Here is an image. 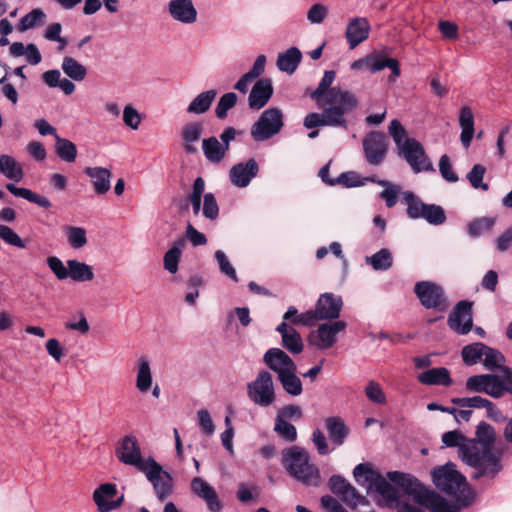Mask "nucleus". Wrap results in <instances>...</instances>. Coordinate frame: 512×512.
Instances as JSON below:
<instances>
[{
	"label": "nucleus",
	"mask_w": 512,
	"mask_h": 512,
	"mask_svg": "<svg viewBox=\"0 0 512 512\" xmlns=\"http://www.w3.org/2000/svg\"><path fill=\"white\" fill-rule=\"evenodd\" d=\"M326 106L321 114L310 113L304 118L303 125L307 129L318 126L346 127L345 113L356 108L357 98L348 91L334 88L328 95Z\"/></svg>",
	"instance_id": "obj_3"
},
{
	"label": "nucleus",
	"mask_w": 512,
	"mask_h": 512,
	"mask_svg": "<svg viewBox=\"0 0 512 512\" xmlns=\"http://www.w3.org/2000/svg\"><path fill=\"white\" fill-rule=\"evenodd\" d=\"M420 303L427 309L437 308L445 310L447 308L443 289L436 283L429 281L417 282L414 287Z\"/></svg>",
	"instance_id": "obj_11"
},
{
	"label": "nucleus",
	"mask_w": 512,
	"mask_h": 512,
	"mask_svg": "<svg viewBox=\"0 0 512 512\" xmlns=\"http://www.w3.org/2000/svg\"><path fill=\"white\" fill-rule=\"evenodd\" d=\"M202 150L206 159L214 164L220 163L226 156V145L214 136L202 140Z\"/></svg>",
	"instance_id": "obj_30"
},
{
	"label": "nucleus",
	"mask_w": 512,
	"mask_h": 512,
	"mask_svg": "<svg viewBox=\"0 0 512 512\" xmlns=\"http://www.w3.org/2000/svg\"><path fill=\"white\" fill-rule=\"evenodd\" d=\"M486 345L481 342H476L466 345L462 349V358L465 364L474 365L482 360L483 353H485Z\"/></svg>",
	"instance_id": "obj_49"
},
{
	"label": "nucleus",
	"mask_w": 512,
	"mask_h": 512,
	"mask_svg": "<svg viewBox=\"0 0 512 512\" xmlns=\"http://www.w3.org/2000/svg\"><path fill=\"white\" fill-rule=\"evenodd\" d=\"M0 173L9 180L20 182L24 177L22 165L11 155H0Z\"/></svg>",
	"instance_id": "obj_33"
},
{
	"label": "nucleus",
	"mask_w": 512,
	"mask_h": 512,
	"mask_svg": "<svg viewBox=\"0 0 512 512\" xmlns=\"http://www.w3.org/2000/svg\"><path fill=\"white\" fill-rule=\"evenodd\" d=\"M325 424L331 440L342 445L348 433L344 421L339 417H328Z\"/></svg>",
	"instance_id": "obj_44"
},
{
	"label": "nucleus",
	"mask_w": 512,
	"mask_h": 512,
	"mask_svg": "<svg viewBox=\"0 0 512 512\" xmlns=\"http://www.w3.org/2000/svg\"><path fill=\"white\" fill-rule=\"evenodd\" d=\"M263 360L268 368L276 373L277 378L297 367L293 359L279 348L267 350Z\"/></svg>",
	"instance_id": "obj_23"
},
{
	"label": "nucleus",
	"mask_w": 512,
	"mask_h": 512,
	"mask_svg": "<svg viewBox=\"0 0 512 512\" xmlns=\"http://www.w3.org/2000/svg\"><path fill=\"white\" fill-rule=\"evenodd\" d=\"M418 380L426 385L449 386L452 383L449 371L444 367L426 370L419 374Z\"/></svg>",
	"instance_id": "obj_35"
},
{
	"label": "nucleus",
	"mask_w": 512,
	"mask_h": 512,
	"mask_svg": "<svg viewBox=\"0 0 512 512\" xmlns=\"http://www.w3.org/2000/svg\"><path fill=\"white\" fill-rule=\"evenodd\" d=\"M346 326V322L342 320L323 323L310 333L309 344L318 350L330 349L337 342V335L343 332Z\"/></svg>",
	"instance_id": "obj_9"
},
{
	"label": "nucleus",
	"mask_w": 512,
	"mask_h": 512,
	"mask_svg": "<svg viewBox=\"0 0 512 512\" xmlns=\"http://www.w3.org/2000/svg\"><path fill=\"white\" fill-rule=\"evenodd\" d=\"M55 152L61 160L68 163L74 162L78 153L77 147L72 141L61 138L58 134H55Z\"/></svg>",
	"instance_id": "obj_41"
},
{
	"label": "nucleus",
	"mask_w": 512,
	"mask_h": 512,
	"mask_svg": "<svg viewBox=\"0 0 512 512\" xmlns=\"http://www.w3.org/2000/svg\"><path fill=\"white\" fill-rule=\"evenodd\" d=\"M471 304L467 301H460L448 319V325L458 334H467L472 328Z\"/></svg>",
	"instance_id": "obj_22"
},
{
	"label": "nucleus",
	"mask_w": 512,
	"mask_h": 512,
	"mask_svg": "<svg viewBox=\"0 0 512 512\" xmlns=\"http://www.w3.org/2000/svg\"><path fill=\"white\" fill-rule=\"evenodd\" d=\"M365 263L376 271H386L392 267V254L387 248H382L373 255L366 256Z\"/></svg>",
	"instance_id": "obj_43"
},
{
	"label": "nucleus",
	"mask_w": 512,
	"mask_h": 512,
	"mask_svg": "<svg viewBox=\"0 0 512 512\" xmlns=\"http://www.w3.org/2000/svg\"><path fill=\"white\" fill-rule=\"evenodd\" d=\"M433 482L437 488L455 497L458 501L466 500L467 481L455 464L449 462L432 471Z\"/></svg>",
	"instance_id": "obj_5"
},
{
	"label": "nucleus",
	"mask_w": 512,
	"mask_h": 512,
	"mask_svg": "<svg viewBox=\"0 0 512 512\" xmlns=\"http://www.w3.org/2000/svg\"><path fill=\"white\" fill-rule=\"evenodd\" d=\"M276 331L281 334L282 345L292 354H299L303 351L304 345L300 334L286 322H281Z\"/></svg>",
	"instance_id": "obj_28"
},
{
	"label": "nucleus",
	"mask_w": 512,
	"mask_h": 512,
	"mask_svg": "<svg viewBox=\"0 0 512 512\" xmlns=\"http://www.w3.org/2000/svg\"><path fill=\"white\" fill-rule=\"evenodd\" d=\"M486 168L481 164H475L466 174V178L474 189L487 191L489 185L483 181Z\"/></svg>",
	"instance_id": "obj_55"
},
{
	"label": "nucleus",
	"mask_w": 512,
	"mask_h": 512,
	"mask_svg": "<svg viewBox=\"0 0 512 512\" xmlns=\"http://www.w3.org/2000/svg\"><path fill=\"white\" fill-rule=\"evenodd\" d=\"M191 490L206 503L209 512H221L223 505L215 488L207 481L200 477H194L191 480Z\"/></svg>",
	"instance_id": "obj_21"
},
{
	"label": "nucleus",
	"mask_w": 512,
	"mask_h": 512,
	"mask_svg": "<svg viewBox=\"0 0 512 512\" xmlns=\"http://www.w3.org/2000/svg\"><path fill=\"white\" fill-rule=\"evenodd\" d=\"M371 26L365 17L351 19L346 27L345 37L350 49H354L365 41L370 33Z\"/></svg>",
	"instance_id": "obj_25"
},
{
	"label": "nucleus",
	"mask_w": 512,
	"mask_h": 512,
	"mask_svg": "<svg viewBox=\"0 0 512 512\" xmlns=\"http://www.w3.org/2000/svg\"><path fill=\"white\" fill-rule=\"evenodd\" d=\"M364 394L367 399L377 405H385L387 397L381 385L375 380H369L364 387Z\"/></svg>",
	"instance_id": "obj_51"
},
{
	"label": "nucleus",
	"mask_w": 512,
	"mask_h": 512,
	"mask_svg": "<svg viewBox=\"0 0 512 512\" xmlns=\"http://www.w3.org/2000/svg\"><path fill=\"white\" fill-rule=\"evenodd\" d=\"M467 440L468 439H466L464 435L458 430L448 431L442 435V442L446 447H458V455L460 459L461 447L466 443Z\"/></svg>",
	"instance_id": "obj_63"
},
{
	"label": "nucleus",
	"mask_w": 512,
	"mask_h": 512,
	"mask_svg": "<svg viewBox=\"0 0 512 512\" xmlns=\"http://www.w3.org/2000/svg\"><path fill=\"white\" fill-rule=\"evenodd\" d=\"M366 160L371 165H379L387 153L386 137L380 132H370L363 140Z\"/></svg>",
	"instance_id": "obj_17"
},
{
	"label": "nucleus",
	"mask_w": 512,
	"mask_h": 512,
	"mask_svg": "<svg viewBox=\"0 0 512 512\" xmlns=\"http://www.w3.org/2000/svg\"><path fill=\"white\" fill-rule=\"evenodd\" d=\"M203 131L201 123L193 122L185 125L182 129V139L184 141V149L187 153L197 151L196 143L199 141Z\"/></svg>",
	"instance_id": "obj_38"
},
{
	"label": "nucleus",
	"mask_w": 512,
	"mask_h": 512,
	"mask_svg": "<svg viewBox=\"0 0 512 512\" xmlns=\"http://www.w3.org/2000/svg\"><path fill=\"white\" fill-rule=\"evenodd\" d=\"M217 96L214 89L203 91L198 94L188 105L186 111L189 114L200 115L206 113Z\"/></svg>",
	"instance_id": "obj_34"
},
{
	"label": "nucleus",
	"mask_w": 512,
	"mask_h": 512,
	"mask_svg": "<svg viewBox=\"0 0 512 512\" xmlns=\"http://www.w3.org/2000/svg\"><path fill=\"white\" fill-rule=\"evenodd\" d=\"M287 321H290L295 325L308 326L313 324L316 319L312 310L299 314L298 310L294 306H290L283 315L282 322L287 323Z\"/></svg>",
	"instance_id": "obj_47"
},
{
	"label": "nucleus",
	"mask_w": 512,
	"mask_h": 512,
	"mask_svg": "<svg viewBox=\"0 0 512 512\" xmlns=\"http://www.w3.org/2000/svg\"><path fill=\"white\" fill-rule=\"evenodd\" d=\"M496 222L492 217H481L474 219L468 225V233L472 237H479L480 235L490 231Z\"/></svg>",
	"instance_id": "obj_56"
},
{
	"label": "nucleus",
	"mask_w": 512,
	"mask_h": 512,
	"mask_svg": "<svg viewBox=\"0 0 512 512\" xmlns=\"http://www.w3.org/2000/svg\"><path fill=\"white\" fill-rule=\"evenodd\" d=\"M204 190L205 182L203 178H196L192 186V193L189 196V200L193 208V213L195 215H198L201 211V198Z\"/></svg>",
	"instance_id": "obj_59"
},
{
	"label": "nucleus",
	"mask_w": 512,
	"mask_h": 512,
	"mask_svg": "<svg viewBox=\"0 0 512 512\" xmlns=\"http://www.w3.org/2000/svg\"><path fill=\"white\" fill-rule=\"evenodd\" d=\"M67 242L73 249H81L86 246L87 232L83 227L79 226H66L64 228Z\"/></svg>",
	"instance_id": "obj_48"
},
{
	"label": "nucleus",
	"mask_w": 512,
	"mask_h": 512,
	"mask_svg": "<svg viewBox=\"0 0 512 512\" xmlns=\"http://www.w3.org/2000/svg\"><path fill=\"white\" fill-rule=\"evenodd\" d=\"M144 116L131 104L124 106L122 120L126 127L136 131L139 129Z\"/></svg>",
	"instance_id": "obj_54"
},
{
	"label": "nucleus",
	"mask_w": 512,
	"mask_h": 512,
	"mask_svg": "<svg viewBox=\"0 0 512 512\" xmlns=\"http://www.w3.org/2000/svg\"><path fill=\"white\" fill-rule=\"evenodd\" d=\"M259 166L255 159L251 158L245 162L233 165L229 171L230 182L238 188H246L257 176Z\"/></svg>",
	"instance_id": "obj_20"
},
{
	"label": "nucleus",
	"mask_w": 512,
	"mask_h": 512,
	"mask_svg": "<svg viewBox=\"0 0 512 512\" xmlns=\"http://www.w3.org/2000/svg\"><path fill=\"white\" fill-rule=\"evenodd\" d=\"M238 101V96L234 92H228L223 94L215 108V115L218 119H225L227 113L232 109Z\"/></svg>",
	"instance_id": "obj_57"
},
{
	"label": "nucleus",
	"mask_w": 512,
	"mask_h": 512,
	"mask_svg": "<svg viewBox=\"0 0 512 512\" xmlns=\"http://www.w3.org/2000/svg\"><path fill=\"white\" fill-rule=\"evenodd\" d=\"M403 201L407 205V215L411 219L422 217L426 204L422 203L412 192H403Z\"/></svg>",
	"instance_id": "obj_52"
},
{
	"label": "nucleus",
	"mask_w": 512,
	"mask_h": 512,
	"mask_svg": "<svg viewBox=\"0 0 512 512\" xmlns=\"http://www.w3.org/2000/svg\"><path fill=\"white\" fill-rule=\"evenodd\" d=\"M167 11L171 19L182 25H192L198 18V12L192 0H170Z\"/></svg>",
	"instance_id": "obj_19"
},
{
	"label": "nucleus",
	"mask_w": 512,
	"mask_h": 512,
	"mask_svg": "<svg viewBox=\"0 0 512 512\" xmlns=\"http://www.w3.org/2000/svg\"><path fill=\"white\" fill-rule=\"evenodd\" d=\"M282 464L288 474L305 485L317 486L320 482L318 468L310 462L307 451L299 446H292L282 451Z\"/></svg>",
	"instance_id": "obj_4"
},
{
	"label": "nucleus",
	"mask_w": 512,
	"mask_h": 512,
	"mask_svg": "<svg viewBox=\"0 0 512 512\" xmlns=\"http://www.w3.org/2000/svg\"><path fill=\"white\" fill-rule=\"evenodd\" d=\"M247 395L260 407L274 404L276 393L272 375L266 370L259 371L255 379L247 384Z\"/></svg>",
	"instance_id": "obj_6"
},
{
	"label": "nucleus",
	"mask_w": 512,
	"mask_h": 512,
	"mask_svg": "<svg viewBox=\"0 0 512 512\" xmlns=\"http://www.w3.org/2000/svg\"><path fill=\"white\" fill-rule=\"evenodd\" d=\"M399 150L415 173L433 170V165L426 156L422 145L415 139H406Z\"/></svg>",
	"instance_id": "obj_12"
},
{
	"label": "nucleus",
	"mask_w": 512,
	"mask_h": 512,
	"mask_svg": "<svg viewBox=\"0 0 512 512\" xmlns=\"http://www.w3.org/2000/svg\"><path fill=\"white\" fill-rule=\"evenodd\" d=\"M47 265L58 280H66L69 278V265L56 256L47 258Z\"/></svg>",
	"instance_id": "obj_62"
},
{
	"label": "nucleus",
	"mask_w": 512,
	"mask_h": 512,
	"mask_svg": "<svg viewBox=\"0 0 512 512\" xmlns=\"http://www.w3.org/2000/svg\"><path fill=\"white\" fill-rule=\"evenodd\" d=\"M496 431L486 422H480L475 431V438L468 439L461 447V460L474 468V478L494 479L502 470V451L495 449Z\"/></svg>",
	"instance_id": "obj_2"
},
{
	"label": "nucleus",
	"mask_w": 512,
	"mask_h": 512,
	"mask_svg": "<svg viewBox=\"0 0 512 512\" xmlns=\"http://www.w3.org/2000/svg\"><path fill=\"white\" fill-rule=\"evenodd\" d=\"M143 473L146 478L152 483L157 498L160 501H164L172 492V477L164 471L162 466L156 461L150 462L148 466L144 468Z\"/></svg>",
	"instance_id": "obj_13"
},
{
	"label": "nucleus",
	"mask_w": 512,
	"mask_h": 512,
	"mask_svg": "<svg viewBox=\"0 0 512 512\" xmlns=\"http://www.w3.org/2000/svg\"><path fill=\"white\" fill-rule=\"evenodd\" d=\"M64 327L67 330L76 331L81 335H86L90 331L89 322L82 311L73 314L64 324Z\"/></svg>",
	"instance_id": "obj_53"
},
{
	"label": "nucleus",
	"mask_w": 512,
	"mask_h": 512,
	"mask_svg": "<svg viewBox=\"0 0 512 512\" xmlns=\"http://www.w3.org/2000/svg\"><path fill=\"white\" fill-rule=\"evenodd\" d=\"M7 190L16 197H21L31 203H35L38 206L48 209L51 207L50 200L43 195L37 194L30 189L16 187L12 183L6 185Z\"/></svg>",
	"instance_id": "obj_37"
},
{
	"label": "nucleus",
	"mask_w": 512,
	"mask_h": 512,
	"mask_svg": "<svg viewBox=\"0 0 512 512\" xmlns=\"http://www.w3.org/2000/svg\"><path fill=\"white\" fill-rule=\"evenodd\" d=\"M343 301L341 296L333 293H323L318 298L315 309L312 310L317 320L337 319L342 310Z\"/></svg>",
	"instance_id": "obj_16"
},
{
	"label": "nucleus",
	"mask_w": 512,
	"mask_h": 512,
	"mask_svg": "<svg viewBox=\"0 0 512 512\" xmlns=\"http://www.w3.org/2000/svg\"><path fill=\"white\" fill-rule=\"evenodd\" d=\"M89 178L92 189L97 195L106 194L111 188V170L101 166H88L84 169Z\"/></svg>",
	"instance_id": "obj_24"
},
{
	"label": "nucleus",
	"mask_w": 512,
	"mask_h": 512,
	"mask_svg": "<svg viewBox=\"0 0 512 512\" xmlns=\"http://www.w3.org/2000/svg\"><path fill=\"white\" fill-rule=\"evenodd\" d=\"M63 72L75 81H82L87 74V69L72 57H64L61 65Z\"/></svg>",
	"instance_id": "obj_45"
},
{
	"label": "nucleus",
	"mask_w": 512,
	"mask_h": 512,
	"mask_svg": "<svg viewBox=\"0 0 512 512\" xmlns=\"http://www.w3.org/2000/svg\"><path fill=\"white\" fill-rule=\"evenodd\" d=\"M45 21L46 14L44 13V11L39 8H35L21 18L20 23L18 25V30L20 32H25L29 29H33L35 27L43 25Z\"/></svg>",
	"instance_id": "obj_46"
},
{
	"label": "nucleus",
	"mask_w": 512,
	"mask_h": 512,
	"mask_svg": "<svg viewBox=\"0 0 512 512\" xmlns=\"http://www.w3.org/2000/svg\"><path fill=\"white\" fill-rule=\"evenodd\" d=\"M468 392L485 393L493 398H500L501 391L499 375L481 374L471 376L466 381Z\"/></svg>",
	"instance_id": "obj_15"
},
{
	"label": "nucleus",
	"mask_w": 512,
	"mask_h": 512,
	"mask_svg": "<svg viewBox=\"0 0 512 512\" xmlns=\"http://www.w3.org/2000/svg\"><path fill=\"white\" fill-rule=\"evenodd\" d=\"M482 363L488 370L503 369L505 357L503 354L491 347L486 346L485 353H483Z\"/></svg>",
	"instance_id": "obj_50"
},
{
	"label": "nucleus",
	"mask_w": 512,
	"mask_h": 512,
	"mask_svg": "<svg viewBox=\"0 0 512 512\" xmlns=\"http://www.w3.org/2000/svg\"><path fill=\"white\" fill-rule=\"evenodd\" d=\"M459 125L461 128L460 141L463 147L468 148L474 136V114L469 106H463L459 112Z\"/></svg>",
	"instance_id": "obj_29"
},
{
	"label": "nucleus",
	"mask_w": 512,
	"mask_h": 512,
	"mask_svg": "<svg viewBox=\"0 0 512 512\" xmlns=\"http://www.w3.org/2000/svg\"><path fill=\"white\" fill-rule=\"evenodd\" d=\"M116 455L122 463L133 466L141 472L144 471V468L148 466L150 462L155 461L152 457H148L147 459L142 458L138 441L131 435H127L121 439Z\"/></svg>",
	"instance_id": "obj_10"
},
{
	"label": "nucleus",
	"mask_w": 512,
	"mask_h": 512,
	"mask_svg": "<svg viewBox=\"0 0 512 512\" xmlns=\"http://www.w3.org/2000/svg\"><path fill=\"white\" fill-rule=\"evenodd\" d=\"M335 79L334 71H325L318 87L310 94V97L316 101L319 108L326 106L327 95L335 88L329 89Z\"/></svg>",
	"instance_id": "obj_36"
},
{
	"label": "nucleus",
	"mask_w": 512,
	"mask_h": 512,
	"mask_svg": "<svg viewBox=\"0 0 512 512\" xmlns=\"http://www.w3.org/2000/svg\"><path fill=\"white\" fill-rule=\"evenodd\" d=\"M117 494V486L112 483L101 484L93 492V500L99 512H110L119 508L123 501L124 496L121 495L114 499Z\"/></svg>",
	"instance_id": "obj_18"
},
{
	"label": "nucleus",
	"mask_w": 512,
	"mask_h": 512,
	"mask_svg": "<svg viewBox=\"0 0 512 512\" xmlns=\"http://www.w3.org/2000/svg\"><path fill=\"white\" fill-rule=\"evenodd\" d=\"M421 218H424L430 224L440 225L444 223L446 216L442 207L426 204Z\"/></svg>",
	"instance_id": "obj_60"
},
{
	"label": "nucleus",
	"mask_w": 512,
	"mask_h": 512,
	"mask_svg": "<svg viewBox=\"0 0 512 512\" xmlns=\"http://www.w3.org/2000/svg\"><path fill=\"white\" fill-rule=\"evenodd\" d=\"M355 482L366 490L376 504L384 508L397 507V512H422L421 509L408 503L399 502V492L393 485L399 486L407 495L419 505L431 512H458L456 505L448 501L438 493L425 488L415 477L410 474L390 471L386 475L377 471L373 464L360 463L353 469Z\"/></svg>",
	"instance_id": "obj_1"
},
{
	"label": "nucleus",
	"mask_w": 512,
	"mask_h": 512,
	"mask_svg": "<svg viewBox=\"0 0 512 512\" xmlns=\"http://www.w3.org/2000/svg\"><path fill=\"white\" fill-rule=\"evenodd\" d=\"M327 16L328 7L321 3L313 4L307 12V20L311 24H321L325 21Z\"/></svg>",
	"instance_id": "obj_64"
},
{
	"label": "nucleus",
	"mask_w": 512,
	"mask_h": 512,
	"mask_svg": "<svg viewBox=\"0 0 512 512\" xmlns=\"http://www.w3.org/2000/svg\"><path fill=\"white\" fill-rule=\"evenodd\" d=\"M366 180L384 187V190L380 193V198L385 201L388 208H391L396 204L397 198L401 194V188L399 185L392 184L386 180H379L376 177H370Z\"/></svg>",
	"instance_id": "obj_42"
},
{
	"label": "nucleus",
	"mask_w": 512,
	"mask_h": 512,
	"mask_svg": "<svg viewBox=\"0 0 512 512\" xmlns=\"http://www.w3.org/2000/svg\"><path fill=\"white\" fill-rule=\"evenodd\" d=\"M67 265H69V278L74 282H90L95 277L93 267L85 262L69 259Z\"/></svg>",
	"instance_id": "obj_32"
},
{
	"label": "nucleus",
	"mask_w": 512,
	"mask_h": 512,
	"mask_svg": "<svg viewBox=\"0 0 512 512\" xmlns=\"http://www.w3.org/2000/svg\"><path fill=\"white\" fill-rule=\"evenodd\" d=\"M214 258L219 266L220 272L227 278L233 280L234 282H237L238 276L236 270L230 263L226 253L222 250H216L214 253Z\"/></svg>",
	"instance_id": "obj_58"
},
{
	"label": "nucleus",
	"mask_w": 512,
	"mask_h": 512,
	"mask_svg": "<svg viewBox=\"0 0 512 512\" xmlns=\"http://www.w3.org/2000/svg\"><path fill=\"white\" fill-rule=\"evenodd\" d=\"M273 94V86L270 79L263 78L258 80L251 89L248 97L249 107L253 110L263 108Z\"/></svg>",
	"instance_id": "obj_26"
},
{
	"label": "nucleus",
	"mask_w": 512,
	"mask_h": 512,
	"mask_svg": "<svg viewBox=\"0 0 512 512\" xmlns=\"http://www.w3.org/2000/svg\"><path fill=\"white\" fill-rule=\"evenodd\" d=\"M302 59V53L297 47H290L285 52L279 53L277 67L280 71L293 74Z\"/></svg>",
	"instance_id": "obj_31"
},
{
	"label": "nucleus",
	"mask_w": 512,
	"mask_h": 512,
	"mask_svg": "<svg viewBox=\"0 0 512 512\" xmlns=\"http://www.w3.org/2000/svg\"><path fill=\"white\" fill-rule=\"evenodd\" d=\"M136 389L144 394L147 393L153 386V374L150 362L146 356H141L136 361Z\"/></svg>",
	"instance_id": "obj_27"
},
{
	"label": "nucleus",
	"mask_w": 512,
	"mask_h": 512,
	"mask_svg": "<svg viewBox=\"0 0 512 512\" xmlns=\"http://www.w3.org/2000/svg\"><path fill=\"white\" fill-rule=\"evenodd\" d=\"M184 245L185 240L179 239L172 245V247L164 255V268L171 274H175L178 271V263L182 255Z\"/></svg>",
	"instance_id": "obj_40"
},
{
	"label": "nucleus",
	"mask_w": 512,
	"mask_h": 512,
	"mask_svg": "<svg viewBox=\"0 0 512 512\" xmlns=\"http://www.w3.org/2000/svg\"><path fill=\"white\" fill-rule=\"evenodd\" d=\"M296 373L297 367L278 377L283 390L293 397L299 396L303 392L302 381Z\"/></svg>",
	"instance_id": "obj_39"
},
{
	"label": "nucleus",
	"mask_w": 512,
	"mask_h": 512,
	"mask_svg": "<svg viewBox=\"0 0 512 512\" xmlns=\"http://www.w3.org/2000/svg\"><path fill=\"white\" fill-rule=\"evenodd\" d=\"M331 491L340 496L349 506L358 507L367 503L366 498L346 479L339 475H333L329 480Z\"/></svg>",
	"instance_id": "obj_14"
},
{
	"label": "nucleus",
	"mask_w": 512,
	"mask_h": 512,
	"mask_svg": "<svg viewBox=\"0 0 512 512\" xmlns=\"http://www.w3.org/2000/svg\"><path fill=\"white\" fill-rule=\"evenodd\" d=\"M283 125L282 111L278 108H269L263 111L253 124L250 134L255 141L262 142L278 134Z\"/></svg>",
	"instance_id": "obj_7"
},
{
	"label": "nucleus",
	"mask_w": 512,
	"mask_h": 512,
	"mask_svg": "<svg viewBox=\"0 0 512 512\" xmlns=\"http://www.w3.org/2000/svg\"><path fill=\"white\" fill-rule=\"evenodd\" d=\"M274 431L289 442H293L297 438V430L295 426L286 420L280 418L275 419Z\"/></svg>",
	"instance_id": "obj_61"
},
{
	"label": "nucleus",
	"mask_w": 512,
	"mask_h": 512,
	"mask_svg": "<svg viewBox=\"0 0 512 512\" xmlns=\"http://www.w3.org/2000/svg\"><path fill=\"white\" fill-rule=\"evenodd\" d=\"M389 68L392 72L390 81H394L400 76L399 62L394 58H388L381 52H373L354 61L350 68L354 71L368 70L372 73L379 72L384 68Z\"/></svg>",
	"instance_id": "obj_8"
}]
</instances>
